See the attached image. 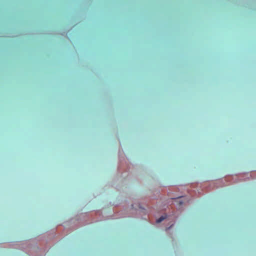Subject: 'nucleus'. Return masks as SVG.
<instances>
[{"label": "nucleus", "mask_w": 256, "mask_h": 256, "mask_svg": "<svg viewBox=\"0 0 256 256\" xmlns=\"http://www.w3.org/2000/svg\"><path fill=\"white\" fill-rule=\"evenodd\" d=\"M182 204V202H180V204L181 205Z\"/></svg>", "instance_id": "obj_2"}, {"label": "nucleus", "mask_w": 256, "mask_h": 256, "mask_svg": "<svg viewBox=\"0 0 256 256\" xmlns=\"http://www.w3.org/2000/svg\"><path fill=\"white\" fill-rule=\"evenodd\" d=\"M166 216H160L158 219L156 220V222L157 223H159V222H162V220H164V219L166 218Z\"/></svg>", "instance_id": "obj_1"}]
</instances>
